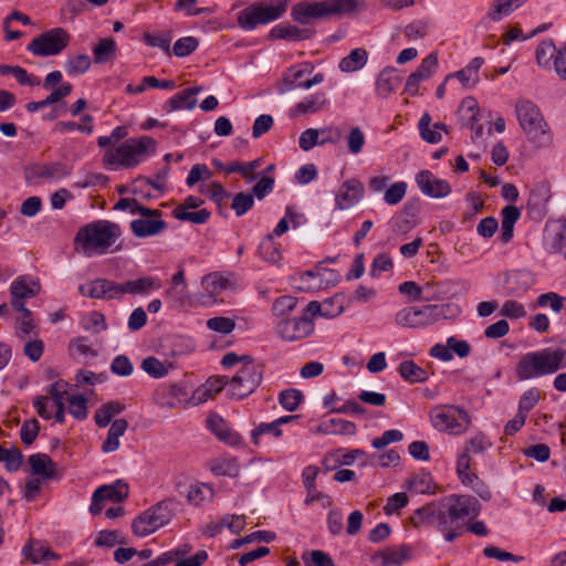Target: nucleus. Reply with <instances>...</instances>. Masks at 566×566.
<instances>
[{
	"mask_svg": "<svg viewBox=\"0 0 566 566\" xmlns=\"http://www.w3.org/2000/svg\"><path fill=\"white\" fill-rule=\"evenodd\" d=\"M480 511L481 504L474 496L451 494L417 509L410 520L416 527L427 524L444 532L448 518L452 524L457 517L474 518Z\"/></svg>",
	"mask_w": 566,
	"mask_h": 566,
	"instance_id": "nucleus-1",
	"label": "nucleus"
},
{
	"mask_svg": "<svg viewBox=\"0 0 566 566\" xmlns=\"http://www.w3.org/2000/svg\"><path fill=\"white\" fill-rule=\"evenodd\" d=\"M365 9V0L302 1L293 6L291 15L294 21L308 24L316 19L350 15Z\"/></svg>",
	"mask_w": 566,
	"mask_h": 566,
	"instance_id": "nucleus-2",
	"label": "nucleus"
},
{
	"mask_svg": "<svg viewBox=\"0 0 566 566\" xmlns=\"http://www.w3.org/2000/svg\"><path fill=\"white\" fill-rule=\"evenodd\" d=\"M122 235L120 227L108 220H96L78 229L74 244L80 247L84 254L106 252Z\"/></svg>",
	"mask_w": 566,
	"mask_h": 566,
	"instance_id": "nucleus-3",
	"label": "nucleus"
},
{
	"mask_svg": "<svg viewBox=\"0 0 566 566\" xmlns=\"http://www.w3.org/2000/svg\"><path fill=\"white\" fill-rule=\"evenodd\" d=\"M566 352L544 348L524 354L515 366L518 380H528L556 373L562 368Z\"/></svg>",
	"mask_w": 566,
	"mask_h": 566,
	"instance_id": "nucleus-4",
	"label": "nucleus"
},
{
	"mask_svg": "<svg viewBox=\"0 0 566 566\" xmlns=\"http://www.w3.org/2000/svg\"><path fill=\"white\" fill-rule=\"evenodd\" d=\"M515 112L528 140L538 146H547L552 143L548 125L537 105L528 99H522L516 103Z\"/></svg>",
	"mask_w": 566,
	"mask_h": 566,
	"instance_id": "nucleus-5",
	"label": "nucleus"
},
{
	"mask_svg": "<svg viewBox=\"0 0 566 566\" xmlns=\"http://www.w3.org/2000/svg\"><path fill=\"white\" fill-rule=\"evenodd\" d=\"M156 142L149 136L128 138L122 145L111 148L104 155V163L107 165H119L132 168L140 163V157L146 154H155Z\"/></svg>",
	"mask_w": 566,
	"mask_h": 566,
	"instance_id": "nucleus-6",
	"label": "nucleus"
},
{
	"mask_svg": "<svg viewBox=\"0 0 566 566\" xmlns=\"http://www.w3.org/2000/svg\"><path fill=\"white\" fill-rule=\"evenodd\" d=\"M450 304H430L420 307L408 306L398 311L395 323L405 328H424L440 319H446L451 313Z\"/></svg>",
	"mask_w": 566,
	"mask_h": 566,
	"instance_id": "nucleus-7",
	"label": "nucleus"
},
{
	"mask_svg": "<svg viewBox=\"0 0 566 566\" xmlns=\"http://www.w3.org/2000/svg\"><path fill=\"white\" fill-rule=\"evenodd\" d=\"M176 501L166 499L139 514L132 524V531L139 537L147 536L170 522Z\"/></svg>",
	"mask_w": 566,
	"mask_h": 566,
	"instance_id": "nucleus-8",
	"label": "nucleus"
},
{
	"mask_svg": "<svg viewBox=\"0 0 566 566\" xmlns=\"http://www.w3.org/2000/svg\"><path fill=\"white\" fill-rule=\"evenodd\" d=\"M432 426L450 434H461L471 422L469 413L461 407L440 406L430 411Z\"/></svg>",
	"mask_w": 566,
	"mask_h": 566,
	"instance_id": "nucleus-9",
	"label": "nucleus"
},
{
	"mask_svg": "<svg viewBox=\"0 0 566 566\" xmlns=\"http://www.w3.org/2000/svg\"><path fill=\"white\" fill-rule=\"evenodd\" d=\"M286 1L273 6L259 2L242 10L238 17V23L243 30H254L259 24H265L280 19L286 11Z\"/></svg>",
	"mask_w": 566,
	"mask_h": 566,
	"instance_id": "nucleus-10",
	"label": "nucleus"
},
{
	"mask_svg": "<svg viewBox=\"0 0 566 566\" xmlns=\"http://www.w3.org/2000/svg\"><path fill=\"white\" fill-rule=\"evenodd\" d=\"M71 41L70 33L61 28H53L34 38L27 50L35 56H53L67 48Z\"/></svg>",
	"mask_w": 566,
	"mask_h": 566,
	"instance_id": "nucleus-11",
	"label": "nucleus"
},
{
	"mask_svg": "<svg viewBox=\"0 0 566 566\" xmlns=\"http://www.w3.org/2000/svg\"><path fill=\"white\" fill-rule=\"evenodd\" d=\"M262 379V365H243L230 379L228 394L233 399H243L256 390Z\"/></svg>",
	"mask_w": 566,
	"mask_h": 566,
	"instance_id": "nucleus-12",
	"label": "nucleus"
},
{
	"mask_svg": "<svg viewBox=\"0 0 566 566\" xmlns=\"http://www.w3.org/2000/svg\"><path fill=\"white\" fill-rule=\"evenodd\" d=\"M71 174V166L61 161L34 164L24 169L28 181L60 180Z\"/></svg>",
	"mask_w": 566,
	"mask_h": 566,
	"instance_id": "nucleus-13",
	"label": "nucleus"
},
{
	"mask_svg": "<svg viewBox=\"0 0 566 566\" xmlns=\"http://www.w3.org/2000/svg\"><path fill=\"white\" fill-rule=\"evenodd\" d=\"M313 331L314 324L306 315L292 319L283 318L277 324L279 336L289 342L304 338L311 335Z\"/></svg>",
	"mask_w": 566,
	"mask_h": 566,
	"instance_id": "nucleus-14",
	"label": "nucleus"
},
{
	"mask_svg": "<svg viewBox=\"0 0 566 566\" xmlns=\"http://www.w3.org/2000/svg\"><path fill=\"white\" fill-rule=\"evenodd\" d=\"M416 182L421 192L431 198H443L451 192V186L447 180L437 178L429 170H421L416 176Z\"/></svg>",
	"mask_w": 566,
	"mask_h": 566,
	"instance_id": "nucleus-15",
	"label": "nucleus"
},
{
	"mask_svg": "<svg viewBox=\"0 0 566 566\" xmlns=\"http://www.w3.org/2000/svg\"><path fill=\"white\" fill-rule=\"evenodd\" d=\"M364 193L363 182L355 178L348 179L340 185L336 193L335 205L340 210L349 209L361 200Z\"/></svg>",
	"mask_w": 566,
	"mask_h": 566,
	"instance_id": "nucleus-16",
	"label": "nucleus"
},
{
	"mask_svg": "<svg viewBox=\"0 0 566 566\" xmlns=\"http://www.w3.org/2000/svg\"><path fill=\"white\" fill-rule=\"evenodd\" d=\"M158 216H142L139 219H135L130 222V230L137 238L153 237L164 231L168 224L161 219L163 212L157 209H153Z\"/></svg>",
	"mask_w": 566,
	"mask_h": 566,
	"instance_id": "nucleus-17",
	"label": "nucleus"
},
{
	"mask_svg": "<svg viewBox=\"0 0 566 566\" xmlns=\"http://www.w3.org/2000/svg\"><path fill=\"white\" fill-rule=\"evenodd\" d=\"M207 427L221 442L231 447H237L242 443L241 436L233 431L226 420L217 413H211L207 418Z\"/></svg>",
	"mask_w": 566,
	"mask_h": 566,
	"instance_id": "nucleus-18",
	"label": "nucleus"
},
{
	"mask_svg": "<svg viewBox=\"0 0 566 566\" xmlns=\"http://www.w3.org/2000/svg\"><path fill=\"white\" fill-rule=\"evenodd\" d=\"M328 99L324 92H317L306 96L301 102L296 103L290 109V116L296 117L301 115L315 114L324 109L328 105Z\"/></svg>",
	"mask_w": 566,
	"mask_h": 566,
	"instance_id": "nucleus-19",
	"label": "nucleus"
},
{
	"mask_svg": "<svg viewBox=\"0 0 566 566\" xmlns=\"http://www.w3.org/2000/svg\"><path fill=\"white\" fill-rule=\"evenodd\" d=\"M314 34L315 31L311 28H298L292 24L280 23L270 31L269 38L287 41H303L313 38Z\"/></svg>",
	"mask_w": 566,
	"mask_h": 566,
	"instance_id": "nucleus-20",
	"label": "nucleus"
},
{
	"mask_svg": "<svg viewBox=\"0 0 566 566\" xmlns=\"http://www.w3.org/2000/svg\"><path fill=\"white\" fill-rule=\"evenodd\" d=\"M459 112L462 120H465L464 125L471 127L473 132L472 138L481 137L483 135V126L476 124L480 119V108L476 101L473 97L464 98Z\"/></svg>",
	"mask_w": 566,
	"mask_h": 566,
	"instance_id": "nucleus-21",
	"label": "nucleus"
},
{
	"mask_svg": "<svg viewBox=\"0 0 566 566\" xmlns=\"http://www.w3.org/2000/svg\"><path fill=\"white\" fill-rule=\"evenodd\" d=\"M200 91L201 87L199 86L186 88L182 92H179L171 96L169 99H167L163 105V109L167 113H171L174 111L182 108L192 109L197 104V99L195 98V96Z\"/></svg>",
	"mask_w": 566,
	"mask_h": 566,
	"instance_id": "nucleus-22",
	"label": "nucleus"
},
{
	"mask_svg": "<svg viewBox=\"0 0 566 566\" xmlns=\"http://www.w3.org/2000/svg\"><path fill=\"white\" fill-rule=\"evenodd\" d=\"M129 488L123 480H116L112 484L101 485L95 490V499H103L114 503H120L128 497Z\"/></svg>",
	"mask_w": 566,
	"mask_h": 566,
	"instance_id": "nucleus-23",
	"label": "nucleus"
},
{
	"mask_svg": "<svg viewBox=\"0 0 566 566\" xmlns=\"http://www.w3.org/2000/svg\"><path fill=\"white\" fill-rule=\"evenodd\" d=\"M312 70L313 66L308 63L289 67L283 74L282 86L279 88L280 93L302 88V83H304V81H302L303 76L306 73H311Z\"/></svg>",
	"mask_w": 566,
	"mask_h": 566,
	"instance_id": "nucleus-24",
	"label": "nucleus"
},
{
	"mask_svg": "<svg viewBox=\"0 0 566 566\" xmlns=\"http://www.w3.org/2000/svg\"><path fill=\"white\" fill-rule=\"evenodd\" d=\"M118 289V284L113 281L96 279L87 284V296L92 298L112 300L119 297Z\"/></svg>",
	"mask_w": 566,
	"mask_h": 566,
	"instance_id": "nucleus-25",
	"label": "nucleus"
},
{
	"mask_svg": "<svg viewBox=\"0 0 566 566\" xmlns=\"http://www.w3.org/2000/svg\"><path fill=\"white\" fill-rule=\"evenodd\" d=\"M401 80L397 75L395 67H385L378 75L376 81V92L381 97H387L400 84Z\"/></svg>",
	"mask_w": 566,
	"mask_h": 566,
	"instance_id": "nucleus-26",
	"label": "nucleus"
},
{
	"mask_svg": "<svg viewBox=\"0 0 566 566\" xmlns=\"http://www.w3.org/2000/svg\"><path fill=\"white\" fill-rule=\"evenodd\" d=\"M317 431L324 434L354 436L357 432L356 424L345 419L331 418L319 423Z\"/></svg>",
	"mask_w": 566,
	"mask_h": 566,
	"instance_id": "nucleus-27",
	"label": "nucleus"
},
{
	"mask_svg": "<svg viewBox=\"0 0 566 566\" xmlns=\"http://www.w3.org/2000/svg\"><path fill=\"white\" fill-rule=\"evenodd\" d=\"M32 474L40 475L44 480L52 479L55 474V464L45 453L31 454L28 459Z\"/></svg>",
	"mask_w": 566,
	"mask_h": 566,
	"instance_id": "nucleus-28",
	"label": "nucleus"
},
{
	"mask_svg": "<svg viewBox=\"0 0 566 566\" xmlns=\"http://www.w3.org/2000/svg\"><path fill=\"white\" fill-rule=\"evenodd\" d=\"M484 60L482 57H474L470 61V63L462 70L455 72L454 74H449L446 77V81L455 76L464 87L473 86L479 81V70L482 66Z\"/></svg>",
	"mask_w": 566,
	"mask_h": 566,
	"instance_id": "nucleus-29",
	"label": "nucleus"
},
{
	"mask_svg": "<svg viewBox=\"0 0 566 566\" xmlns=\"http://www.w3.org/2000/svg\"><path fill=\"white\" fill-rule=\"evenodd\" d=\"M93 59L96 64L112 62L116 57L117 45L113 38H103L92 49Z\"/></svg>",
	"mask_w": 566,
	"mask_h": 566,
	"instance_id": "nucleus-30",
	"label": "nucleus"
},
{
	"mask_svg": "<svg viewBox=\"0 0 566 566\" xmlns=\"http://www.w3.org/2000/svg\"><path fill=\"white\" fill-rule=\"evenodd\" d=\"M40 292V284L28 276H20L10 286L11 296L19 298H31Z\"/></svg>",
	"mask_w": 566,
	"mask_h": 566,
	"instance_id": "nucleus-31",
	"label": "nucleus"
},
{
	"mask_svg": "<svg viewBox=\"0 0 566 566\" xmlns=\"http://www.w3.org/2000/svg\"><path fill=\"white\" fill-rule=\"evenodd\" d=\"M128 428V422L126 419H116L113 421L106 440L102 444V451L105 453H111L116 451L119 448V437H122Z\"/></svg>",
	"mask_w": 566,
	"mask_h": 566,
	"instance_id": "nucleus-32",
	"label": "nucleus"
},
{
	"mask_svg": "<svg viewBox=\"0 0 566 566\" xmlns=\"http://www.w3.org/2000/svg\"><path fill=\"white\" fill-rule=\"evenodd\" d=\"M72 92L71 83H63L59 87L54 88L53 92L43 101L39 102H29L25 106L28 112H36L40 108H44L49 105L60 102L64 97L69 96Z\"/></svg>",
	"mask_w": 566,
	"mask_h": 566,
	"instance_id": "nucleus-33",
	"label": "nucleus"
},
{
	"mask_svg": "<svg viewBox=\"0 0 566 566\" xmlns=\"http://www.w3.org/2000/svg\"><path fill=\"white\" fill-rule=\"evenodd\" d=\"M398 373L403 380L410 384L424 382L429 378L428 371L418 366L413 360L401 361Z\"/></svg>",
	"mask_w": 566,
	"mask_h": 566,
	"instance_id": "nucleus-34",
	"label": "nucleus"
},
{
	"mask_svg": "<svg viewBox=\"0 0 566 566\" xmlns=\"http://www.w3.org/2000/svg\"><path fill=\"white\" fill-rule=\"evenodd\" d=\"M382 557V566H401L411 558V548L408 545L387 547L379 553Z\"/></svg>",
	"mask_w": 566,
	"mask_h": 566,
	"instance_id": "nucleus-35",
	"label": "nucleus"
},
{
	"mask_svg": "<svg viewBox=\"0 0 566 566\" xmlns=\"http://www.w3.org/2000/svg\"><path fill=\"white\" fill-rule=\"evenodd\" d=\"M368 53L365 49L357 48L343 57L338 64L339 70L345 73L358 71L367 63Z\"/></svg>",
	"mask_w": 566,
	"mask_h": 566,
	"instance_id": "nucleus-36",
	"label": "nucleus"
},
{
	"mask_svg": "<svg viewBox=\"0 0 566 566\" xmlns=\"http://www.w3.org/2000/svg\"><path fill=\"white\" fill-rule=\"evenodd\" d=\"M527 0H493L488 17L493 21H500L503 17L510 15Z\"/></svg>",
	"mask_w": 566,
	"mask_h": 566,
	"instance_id": "nucleus-37",
	"label": "nucleus"
},
{
	"mask_svg": "<svg viewBox=\"0 0 566 566\" xmlns=\"http://www.w3.org/2000/svg\"><path fill=\"white\" fill-rule=\"evenodd\" d=\"M119 286V296L123 294H143L147 293L150 290L155 289L156 281L153 277H139L137 280L127 281L123 284H118Z\"/></svg>",
	"mask_w": 566,
	"mask_h": 566,
	"instance_id": "nucleus-38",
	"label": "nucleus"
},
{
	"mask_svg": "<svg viewBox=\"0 0 566 566\" xmlns=\"http://www.w3.org/2000/svg\"><path fill=\"white\" fill-rule=\"evenodd\" d=\"M260 256L271 263H277L281 260L279 244L274 241L273 234H266L259 244Z\"/></svg>",
	"mask_w": 566,
	"mask_h": 566,
	"instance_id": "nucleus-39",
	"label": "nucleus"
},
{
	"mask_svg": "<svg viewBox=\"0 0 566 566\" xmlns=\"http://www.w3.org/2000/svg\"><path fill=\"white\" fill-rule=\"evenodd\" d=\"M0 462L4 463L7 471L15 472L23 462V454L18 448L6 449L0 444Z\"/></svg>",
	"mask_w": 566,
	"mask_h": 566,
	"instance_id": "nucleus-40",
	"label": "nucleus"
},
{
	"mask_svg": "<svg viewBox=\"0 0 566 566\" xmlns=\"http://www.w3.org/2000/svg\"><path fill=\"white\" fill-rule=\"evenodd\" d=\"M211 471L216 475L235 478L240 473V465L234 458H223L212 464Z\"/></svg>",
	"mask_w": 566,
	"mask_h": 566,
	"instance_id": "nucleus-41",
	"label": "nucleus"
},
{
	"mask_svg": "<svg viewBox=\"0 0 566 566\" xmlns=\"http://www.w3.org/2000/svg\"><path fill=\"white\" fill-rule=\"evenodd\" d=\"M304 396L301 390L296 388H287L282 390L279 394V402L286 411H295L301 402L303 401Z\"/></svg>",
	"mask_w": 566,
	"mask_h": 566,
	"instance_id": "nucleus-42",
	"label": "nucleus"
},
{
	"mask_svg": "<svg viewBox=\"0 0 566 566\" xmlns=\"http://www.w3.org/2000/svg\"><path fill=\"white\" fill-rule=\"evenodd\" d=\"M166 295L176 301H182L188 296L187 283L185 281V272L182 269L172 276L171 286L167 290Z\"/></svg>",
	"mask_w": 566,
	"mask_h": 566,
	"instance_id": "nucleus-43",
	"label": "nucleus"
},
{
	"mask_svg": "<svg viewBox=\"0 0 566 566\" xmlns=\"http://www.w3.org/2000/svg\"><path fill=\"white\" fill-rule=\"evenodd\" d=\"M92 61L86 54L70 56L64 64L65 72L69 75L83 74L91 67Z\"/></svg>",
	"mask_w": 566,
	"mask_h": 566,
	"instance_id": "nucleus-44",
	"label": "nucleus"
},
{
	"mask_svg": "<svg viewBox=\"0 0 566 566\" xmlns=\"http://www.w3.org/2000/svg\"><path fill=\"white\" fill-rule=\"evenodd\" d=\"M212 495L213 490L208 484L198 483L190 486L187 493V500L191 505L199 506L205 501L210 500Z\"/></svg>",
	"mask_w": 566,
	"mask_h": 566,
	"instance_id": "nucleus-45",
	"label": "nucleus"
},
{
	"mask_svg": "<svg viewBox=\"0 0 566 566\" xmlns=\"http://www.w3.org/2000/svg\"><path fill=\"white\" fill-rule=\"evenodd\" d=\"M558 49L552 40L542 41L536 49V61L539 66L548 67L551 61L555 60Z\"/></svg>",
	"mask_w": 566,
	"mask_h": 566,
	"instance_id": "nucleus-46",
	"label": "nucleus"
},
{
	"mask_svg": "<svg viewBox=\"0 0 566 566\" xmlns=\"http://www.w3.org/2000/svg\"><path fill=\"white\" fill-rule=\"evenodd\" d=\"M115 210H129L132 214L139 213L140 216H158L153 209L140 205L136 199L120 198L114 206Z\"/></svg>",
	"mask_w": 566,
	"mask_h": 566,
	"instance_id": "nucleus-47",
	"label": "nucleus"
},
{
	"mask_svg": "<svg viewBox=\"0 0 566 566\" xmlns=\"http://www.w3.org/2000/svg\"><path fill=\"white\" fill-rule=\"evenodd\" d=\"M254 206V197L251 192H239L232 196L231 209L237 217H242Z\"/></svg>",
	"mask_w": 566,
	"mask_h": 566,
	"instance_id": "nucleus-48",
	"label": "nucleus"
},
{
	"mask_svg": "<svg viewBox=\"0 0 566 566\" xmlns=\"http://www.w3.org/2000/svg\"><path fill=\"white\" fill-rule=\"evenodd\" d=\"M171 40H172L171 31H166L161 34H151V33L144 34V42L147 45L153 46V48H159L167 55L171 54V51H170Z\"/></svg>",
	"mask_w": 566,
	"mask_h": 566,
	"instance_id": "nucleus-49",
	"label": "nucleus"
},
{
	"mask_svg": "<svg viewBox=\"0 0 566 566\" xmlns=\"http://www.w3.org/2000/svg\"><path fill=\"white\" fill-rule=\"evenodd\" d=\"M276 538L274 532L271 531H256L242 538H237L230 544L231 549H238L244 544H250L254 541L271 543Z\"/></svg>",
	"mask_w": 566,
	"mask_h": 566,
	"instance_id": "nucleus-50",
	"label": "nucleus"
},
{
	"mask_svg": "<svg viewBox=\"0 0 566 566\" xmlns=\"http://www.w3.org/2000/svg\"><path fill=\"white\" fill-rule=\"evenodd\" d=\"M201 284L208 294L217 295L228 287L229 281L218 273H210L203 276Z\"/></svg>",
	"mask_w": 566,
	"mask_h": 566,
	"instance_id": "nucleus-51",
	"label": "nucleus"
},
{
	"mask_svg": "<svg viewBox=\"0 0 566 566\" xmlns=\"http://www.w3.org/2000/svg\"><path fill=\"white\" fill-rule=\"evenodd\" d=\"M431 116L429 113H424L418 123V128L421 138L429 144H437L441 140L442 136L436 128L430 129Z\"/></svg>",
	"mask_w": 566,
	"mask_h": 566,
	"instance_id": "nucleus-52",
	"label": "nucleus"
},
{
	"mask_svg": "<svg viewBox=\"0 0 566 566\" xmlns=\"http://www.w3.org/2000/svg\"><path fill=\"white\" fill-rule=\"evenodd\" d=\"M437 66L438 56L436 53H430L421 61V64L411 74L415 75L418 81L428 80L431 77Z\"/></svg>",
	"mask_w": 566,
	"mask_h": 566,
	"instance_id": "nucleus-53",
	"label": "nucleus"
},
{
	"mask_svg": "<svg viewBox=\"0 0 566 566\" xmlns=\"http://www.w3.org/2000/svg\"><path fill=\"white\" fill-rule=\"evenodd\" d=\"M471 459L468 452H463L457 460V473L463 484L471 485L478 476L474 473H470Z\"/></svg>",
	"mask_w": 566,
	"mask_h": 566,
	"instance_id": "nucleus-54",
	"label": "nucleus"
},
{
	"mask_svg": "<svg viewBox=\"0 0 566 566\" xmlns=\"http://www.w3.org/2000/svg\"><path fill=\"white\" fill-rule=\"evenodd\" d=\"M199 46V41L195 36H184L178 39L172 48V52L178 57H185L195 52Z\"/></svg>",
	"mask_w": 566,
	"mask_h": 566,
	"instance_id": "nucleus-55",
	"label": "nucleus"
},
{
	"mask_svg": "<svg viewBox=\"0 0 566 566\" xmlns=\"http://www.w3.org/2000/svg\"><path fill=\"white\" fill-rule=\"evenodd\" d=\"M172 216L180 221H190L196 224H203L210 218V211L201 209L199 211L189 212L182 209H174Z\"/></svg>",
	"mask_w": 566,
	"mask_h": 566,
	"instance_id": "nucleus-56",
	"label": "nucleus"
},
{
	"mask_svg": "<svg viewBox=\"0 0 566 566\" xmlns=\"http://www.w3.org/2000/svg\"><path fill=\"white\" fill-rule=\"evenodd\" d=\"M142 368L154 378H163L168 374V368L158 358L148 356L143 359Z\"/></svg>",
	"mask_w": 566,
	"mask_h": 566,
	"instance_id": "nucleus-57",
	"label": "nucleus"
},
{
	"mask_svg": "<svg viewBox=\"0 0 566 566\" xmlns=\"http://www.w3.org/2000/svg\"><path fill=\"white\" fill-rule=\"evenodd\" d=\"M297 305V298L291 295L277 297L272 305V313L277 317H283L292 312Z\"/></svg>",
	"mask_w": 566,
	"mask_h": 566,
	"instance_id": "nucleus-58",
	"label": "nucleus"
},
{
	"mask_svg": "<svg viewBox=\"0 0 566 566\" xmlns=\"http://www.w3.org/2000/svg\"><path fill=\"white\" fill-rule=\"evenodd\" d=\"M39 431H40V423L35 418L25 420L22 423L21 429H20L21 441L27 446L32 444L38 437Z\"/></svg>",
	"mask_w": 566,
	"mask_h": 566,
	"instance_id": "nucleus-59",
	"label": "nucleus"
},
{
	"mask_svg": "<svg viewBox=\"0 0 566 566\" xmlns=\"http://www.w3.org/2000/svg\"><path fill=\"white\" fill-rule=\"evenodd\" d=\"M539 400V391L537 388L526 390L518 401V413L527 417V413L536 406Z\"/></svg>",
	"mask_w": 566,
	"mask_h": 566,
	"instance_id": "nucleus-60",
	"label": "nucleus"
},
{
	"mask_svg": "<svg viewBox=\"0 0 566 566\" xmlns=\"http://www.w3.org/2000/svg\"><path fill=\"white\" fill-rule=\"evenodd\" d=\"M207 327L213 332L227 335L235 328V322L230 317L216 316L207 321Z\"/></svg>",
	"mask_w": 566,
	"mask_h": 566,
	"instance_id": "nucleus-61",
	"label": "nucleus"
},
{
	"mask_svg": "<svg viewBox=\"0 0 566 566\" xmlns=\"http://www.w3.org/2000/svg\"><path fill=\"white\" fill-rule=\"evenodd\" d=\"M70 413L77 420L87 417V400L83 395H73L69 398Z\"/></svg>",
	"mask_w": 566,
	"mask_h": 566,
	"instance_id": "nucleus-62",
	"label": "nucleus"
},
{
	"mask_svg": "<svg viewBox=\"0 0 566 566\" xmlns=\"http://www.w3.org/2000/svg\"><path fill=\"white\" fill-rule=\"evenodd\" d=\"M275 180L273 177L263 176L261 179L256 181V184L252 187L251 195L254 198L262 200L269 193H271L274 189Z\"/></svg>",
	"mask_w": 566,
	"mask_h": 566,
	"instance_id": "nucleus-63",
	"label": "nucleus"
},
{
	"mask_svg": "<svg viewBox=\"0 0 566 566\" xmlns=\"http://www.w3.org/2000/svg\"><path fill=\"white\" fill-rule=\"evenodd\" d=\"M430 23L426 20H416L407 24L403 29V34L407 39L423 38L427 35Z\"/></svg>",
	"mask_w": 566,
	"mask_h": 566,
	"instance_id": "nucleus-64",
	"label": "nucleus"
}]
</instances>
